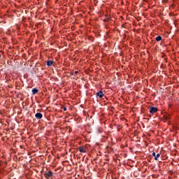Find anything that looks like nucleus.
I'll return each mask as SVG.
<instances>
[{
    "label": "nucleus",
    "instance_id": "obj_7",
    "mask_svg": "<svg viewBox=\"0 0 179 179\" xmlns=\"http://www.w3.org/2000/svg\"><path fill=\"white\" fill-rule=\"evenodd\" d=\"M38 93V90L37 88L32 89V94H37Z\"/></svg>",
    "mask_w": 179,
    "mask_h": 179
},
{
    "label": "nucleus",
    "instance_id": "obj_2",
    "mask_svg": "<svg viewBox=\"0 0 179 179\" xmlns=\"http://www.w3.org/2000/svg\"><path fill=\"white\" fill-rule=\"evenodd\" d=\"M96 96H97V97H99V99H103V97H104V93H103V91L100 90L96 92Z\"/></svg>",
    "mask_w": 179,
    "mask_h": 179
},
{
    "label": "nucleus",
    "instance_id": "obj_3",
    "mask_svg": "<svg viewBox=\"0 0 179 179\" xmlns=\"http://www.w3.org/2000/svg\"><path fill=\"white\" fill-rule=\"evenodd\" d=\"M157 108L156 107H151L150 108V114H155L156 113H157Z\"/></svg>",
    "mask_w": 179,
    "mask_h": 179
},
{
    "label": "nucleus",
    "instance_id": "obj_10",
    "mask_svg": "<svg viewBox=\"0 0 179 179\" xmlns=\"http://www.w3.org/2000/svg\"><path fill=\"white\" fill-rule=\"evenodd\" d=\"M108 20H110V17H108V15H106V18L105 20H103L104 22H108Z\"/></svg>",
    "mask_w": 179,
    "mask_h": 179
},
{
    "label": "nucleus",
    "instance_id": "obj_9",
    "mask_svg": "<svg viewBox=\"0 0 179 179\" xmlns=\"http://www.w3.org/2000/svg\"><path fill=\"white\" fill-rule=\"evenodd\" d=\"M159 157H160V153H158L155 155V160H158Z\"/></svg>",
    "mask_w": 179,
    "mask_h": 179
},
{
    "label": "nucleus",
    "instance_id": "obj_11",
    "mask_svg": "<svg viewBox=\"0 0 179 179\" xmlns=\"http://www.w3.org/2000/svg\"><path fill=\"white\" fill-rule=\"evenodd\" d=\"M152 156H153L154 157H156V152H152Z\"/></svg>",
    "mask_w": 179,
    "mask_h": 179
},
{
    "label": "nucleus",
    "instance_id": "obj_1",
    "mask_svg": "<svg viewBox=\"0 0 179 179\" xmlns=\"http://www.w3.org/2000/svg\"><path fill=\"white\" fill-rule=\"evenodd\" d=\"M43 176L45 177V178H50V177H52L54 174L52 173V171H48L43 174Z\"/></svg>",
    "mask_w": 179,
    "mask_h": 179
},
{
    "label": "nucleus",
    "instance_id": "obj_6",
    "mask_svg": "<svg viewBox=\"0 0 179 179\" xmlns=\"http://www.w3.org/2000/svg\"><path fill=\"white\" fill-rule=\"evenodd\" d=\"M53 64H54L53 61H48L46 62V64H47L48 66H52Z\"/></svg>",
    "mask_w": 179,
    "mask_h": 179
},
{
    "label": "nucleus",
    "instance_id": "obj_4",
    "mask_svg": "<svg viewBox=\"0 0 179 179\" xmlns=\"http://www.w3.org/2000/svg\"><path fill=\"white\" fill-rule=\"evenodd\" d=\"M35 117L36 120H41V118H43V114L41 113H36Z\"/></svg>",
    "mask_w": 179,
    "mask_h": 179
},
{
    "label": "nucleus",
    "instance_id": "obj_5",
    "mask_svg": "<svg viewBox=\"0 0 179 179\" xmlns=\"http://www.w3.org/2000/svg\"><path fill=\"white\" fill-rule=\"evenodd\" d=\"M78 150L80 152V153H86V148H85L83 146L79 147Z\"/></svg>",
    "mask_w": 179,
    "mask_h": 179
},
{
    "label": "nucleus",
    "instance_id": "obj_12",
    "mask_svg": "<svg viewBox=\"0 0 179 179\" xmlns=\"http://www.w3.org/2000/svg\"><path fill=\"white\" fill-rule=\"evenodd\" d=\"M78 73H79V71H75V74H76V75H78Z\"/></svg>",
    "mask_w": 179,
    "mask_h": 179
},
{
    "label": "nucleus",
    "instance_id": "obj_8",
    "mask_svg": "<svg viewBox=\"0 0 179 179\" xmlns=\"http://www.w3.org/2000/svg\"><path fill=\"white\" fill-rule=\"evenodd\" d=\"M155 40L156 41H162V36H158L157 37H156Z\"/></svg>",
    "mask_w": 179,
    "mask_h": 179
},
{
    "label": "nucleus",
    "instance_id": "obj_14",
    "mask_svg": "<svg viewBox=\"0 0 179 179\" xmlns=\"http://www.w3.org/2000/svg\"><path fill=\"white\" fill-rule=\"evenodd\" d=\"M0 58H1V55H0Z\"/></svg>",
    "mask_w": 179,
    "mask_h": 179
},
{
    "label": "nucleus",
    "instance_id": "obj_13",
    "mask_svg": "<svg viewBox=\"0 0 179 179\" xmlns=\"http://www.w3.org/2000/svg\"><path fill=\"white\" fill-rule=\"evenodd\" d=\"M64 111H66V107L63 108Z\"/></svg>",
    "mask_w": 179,
    "mask_h": 179
}]
</instances>
